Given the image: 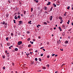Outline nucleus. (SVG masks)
<instances>
[{
  "mask_svg": "<svg viewBox=\"0 0 73 73\" xmlns=\"http://www.w3.org/2000/svg\"><path fill=\"white\" fill-rule=\"evenodd\" d=\"M58 73L57 71H56V72H55V73Z\"/></svg>",
  "mask_w": 73,
  "mask_h": 73,
  "instance_id": "obj_63",
  "label": "nucleus"
},
{
  "mask_svg": "<svg viewBox=\"0 0 73 73\" xmlns=\"http://www.w3.org/2000/svg\"><path fill=\"white\" fill-rule=\"evenodd\" d=\"M57 44H60V42H61V41H57Z\"/></svg>",
  "mask_w": 73,
  "mask_h": 73,
  "instance_id": "obj_7",
  "label": "nucleus"
},
{
  "mask_svg": "<svg viewBox=\"0 0 73 73\" xmlns=\"http://www.w3.org/2000/svg\"><path fill=\"white\" fill-rule=\"evenodd\" d=\"M65 44H68V40H66L65 42Z\"/></svg>",
  "mask_w": 73,
  "mask_h": 73,
  "instance_id": "obj_13",
  "label": "nucleus"
},
{
  "mask_svg": "<svg viewBox=\"0 0 73 73\" xmlns=\"http://www.w3.org/2000/svg\"><path fill=\"white\" fill-rule=\"evenodd\" d=\"M43 48H44V47H42L40 48V49H43Z\"/></svg>",
  "mask_w": 73,
  "mask_h": 73,
  "instance_id": "obj_49",
  "label": "nucleus"
},
{
  "mask_svg": "<svg viewBox=\"0 0 73 73\" xmlns=\"http://www.w3.org/2000/svg\"><path fill=\"white\" fill-rule=\"evenodd\" d=\"M43 50H44V51H45V50L44 49H43Z\"/></svg>",
  "mask_w": 73,
  "mask_h": 73,
  "instance_id": "obj_58",
  "label": "nucleus"
},
{
  "mask_svg": "<svg viewBox=\"0 0 73 73\" xmlns=\"http://www.w3.org/2000/svg\"><path fill=\"white\" fill-rule=\"evenodd\" d=\"M15 51H17L18 50V49L17 48H15Z\"/></svg>",
  "mask_w": 73,
  "mask_h": 73,
  "instance_id": "obj_10",
  "label": "nucleus"
},
{
  "mask_svg": "<svg viewBox=\"0 0 73 73\" xmlns=\"http://www.w3.org/2000/svg\"><path fill=\"white\" fill-rule=\"evenodd\" d=\"M30 40V38H28V39H27V40H28V41H29V40Z\"/></svg>",
  "mask_w": 73,
  "mask_h": 73,
  "instance_id": "obj_48",
  "label": "nucleus"
},
{
  "mask_svg": "<svg viewBox=\"0 0 73 73\" xmlns=\"http://www.w3.org/2000/svg\"><path fill=\"white\" fill-rule=\"evenodd\" d=\"M50 5V2H48L47 4V5Z\"/></svg>",
  "mask_w": 73,
  "mask_h": 73,
  "instance_id": "obj_5",
  "label": "nucleus"
},
{
  "mask_svg": "<svg viewBox=\"0 0 73 73\" xmlns=\"http://www.w3.org/2000/svg\"><path fill=\"white\" fill-rule=\"evenodd\" d=\"M2 24L3 25H4V24H5V21H3V22Z\"/></svg>",
  "mask_w": 73,
  "mask_h": 73,
  "instance_id": "obj_20",
  "label": "nucleus"
},
{
  "mask_svg": "<svg viewBox=\"0 0 73 73\" xmlns=\"http://www.w3.org/2000/svg\"><path fill=\"white\" fill-rule=\"evenodd\" d=\"M15 19L16 20H17V19H18V18L17 17V15H15Z\"/></svg>",
  "mask_w": 73,
  "mask_h": 73,
  "instance_id": "obj_4",
  "label": "nucleus"
},
{
  "mask_svg": "<svg viewBox=\"0 0 73 73\" xmlns=\"http://www.w3.org/2000/svg\"><path fill=\"white\" fill-rule=\"evenodd\" d=\"M38 72H41V70H39L38 71Z\"/></svg>",
  "mask_w": 73,
  "mask_h": 73,
  "instance_id": "obj_55",
  "label": "nucleus"
},
{
  "mask_svg": "<svg viewBox=\"0 0 73 73\" xmlns=\"http://www.w3.org/2000/svg\"><path fill=\"white\" fill-rule=\"evenodd\" d=\"M42 68H43V69H46V67H42Z\"/></svg>",
  "mask_w": 73,
  "mask_h": 73,
  "instance_id": "obj_25",
  "label": "nucleus"
},
{
  "mask_svg": "<svg viewBox=\"0 0 73 73\" xmlns=\"http://www.w3.org/2000/svg\"><path fill=\"white\" fill-rule=\"evenodd\" d=\"M60 50H61V51H63V49H60Z\"/></svg>",
  "mask_w": 73,
  "mask_h": 73,
  "instance_id": "obj_47",
  "label": "nucleus"
},
{
  "mask_svg": "<svg viewBox=\"0 0 73 73\" xmlns=\"http://www.w3.org/2000/svg\"><path fill=\"white\" fill-rule=\"evenodd\" d=\"M34 1H35V2H36V3H38V0H34Z\"/></svg>",
  "mask_w": 73,
  "mask_h": 73,
  "instance_id": "obj_17",
  "label": "nucleus"
},
{
  "mask_svg": "<svg viewBox=\"0 0 73 73\" xmlns=\"http://www.w3.org/2000/svg\"><path fill=\"white\" fill-rule=\"evenodd\" d=\"M38 60L40 61H41V59L40 58H39Z\"/></svg>",
  "mask_w": 73,
  "mask_h": 73,
  "instance_id": "obj_29",
  "label": "nucleus"
},
{
  "mask_svg": "<svg viewBox=\"0 0 73 73\" xmlns=\"http://www.w3.org/2000/svg\"><path fill=\"white\" fill-rule=\"evenodd\" d=\"M55 54H53L52 55V57H53V56H55Z\"/></svg>",
  "mask_w": 73,
  "mask_h": 73,
  "instance_id": "obj_37",
  "label": "nucleus"
},
{
  "mask_svg": "<svg viewBox=\"0 0 73 73\" xmlns=\"http://www.w3.org/2000/svg\"><path fill=\"white\" fill-rule=\"evenodd\" d=\"M53 5H54V7H56V4H53Z\"/></svg>",
  "mask_w": 73,
  "mask_h": 73,
  "instance_id": "obj_16",
  "label": "nucleus"
},
{
  "mask_svg": "<svg viewBox=\"0 0 73 73\" xmlns=\"http://www.w3.org/2000/svg\"><path fill=\"white\" fill-rule=\"evenodd\" d=\"M47 66H48V67H49V64L47 65Z\"/></svg>",
  "mask_w": 73,
  "mask_h": 73,
  "instance_id": "obj_45",
  "label": "nucleus"
},
{
  "mask_svg": "<svg viewBox=\"0 0 73 73\" xmlns=\"http://www.w3.org/2000/svg\"><path fill=\"white\" fill-rule=\"evenodd\" d=\"M71 29H70L69 30H68V32H70V31H71Z\"/></svg>",
  "mask_w": 73,
  "mask_h": 73,
  "instance_id": "obj_50",
  "label": "nucleus"
},
{
  "mask_svg": "<svg viewBox=\"0 0 73 73\" xmlns=\"http://www.w3.org/2000/svg\"><path fill=\"white\" fill-rule=\"evenodd\" d=\"M38 38H41V37L40 36H38Z\"/></svg>",
  "mask_w": 73,
  "mask_h": 73,
  "instance_id": "obj_56",
  "label": "nucleus"
},
{
  "mask_svg": "<svg viewBox=\"0 0 73 73\" xmlns=\"http://www.w3.org/2000/svg\"><path fill=\"white\" fill-rule=\"evenodd\" d=\"M17 34H18V35H20V33L19 32V31H18L17 32H16Z\"/></svg>",
  "mask_w": 73,
  "mask_h": 73,
  "instance_id": "obj_2",
  "label": "nucleus"
},
{
  "mask_svg": "<svg viewBox=\"0 0 73 73\" xmlns=\"http://www.w3.org/2000/svg\"><path fill=\"white\" fill-rule=\"evenodd\" d=\"M20 16L19 15H18V19H20Z\"/></svg>",
  "mask_w": 73,
  "mask_h": 73,
  "instance_id": "obj_36",
  "label": "nucleus"
},
{
  "mask_svg": "<svg viewBox=\"0 0 73 73\" xmlns=\"http://www.w3.org/2000/svg\"><path fill=\"white\" fill-rule=\"evenodd\" d=\"M30 43H31V44H33V42H32L30 41Z\"/></svg>",
  "mask_w": 73,
  "mask_h": 73,
  "instance_id": "obj_27",
  "label": "nucleus"
},
{
  "mask_svg": "<svg viewBox=\"0 0 73 73\" xmlns=\"http://www.w3.org/2000/svg\"><path fill=\"white\" fill-rule=\"evenodd\" d=\"M22 44V41H19V42L17 43V45H21Z\"/></svg>",
  "mask_w": 73,
  "mask_h": 73,
  "instance_id": "obj_1",
  "label": "nucleus"
},
{
  "mask_svg": "<svg viewBox=\"0 0 73 73\" xmlns=\"http://www.w3.org/2000/svg\"><path fill=\"white\" fill-rule=\"evenodd\" d=\"M5 53H7V52H8V51H7V50H5Z\"/></svg>",
  "mask_w": 73,
  "mask_h": 73,
  "instance_id": "obj_54",
  "label": "nucleus"
},
{
  "mask_svg": "<svg viewBox=\"0 0 73 73\" xmlns=\"http://www.w3.org/2000/svg\"><path fill=\"white\" fill-rule=\"evenodd\" d=\"M49 57H50V56L49 55L47 56V58H49Z\"/></svg>",
  "mask_w": 73,
  "mask_h": 73,
  "instance_id": "obj_40",
  "label": "nucleus"
},
{
  "mask_svg": "<svg viewBox=\"0 0 73 73\" xmlns=\"http://www.w3.org/2000/svg\"><path fill=\"white\" fill-rule=\"evenodd\" d=\"M61 21L60 22V24H62V22H63V20H61Z\"/></svg>",
  "mask_w": 73,
  "mask_h": 73,
  "instance_id": "obj_18",
  "label": "nucleus"
},
{
  "mask_svg": "<svg viewBox=\"0 0 73 73\" xmlns=\"http://www.w3.org/2000/svg\"><path fill=\"white\" fill-rule=\"evenodd\" d=\"M5 25H7V23H5Z\"/></svg>",
  "mask_w": 73,
  "mask_h": 73,
  "instance_id": "obj_44",
  "label": "nucleus"
},
{
  "mask_svg": "<svg viewBox=\"0 0 73 73\" xmlns=\"http://www.w3.org/2000/svg\"><path fill=\"white\" fill-rule=\"evenodd\" d=\"M44 10H47V8H47V7H44Z\"/></svg>",
  "mask_w": 73,
  "mask_h": 73,
  "instance_id": "obj_8",
  "label": "nucleus"
},
{
  "mask_svg": "<svg viewBox=\"0 0 73 73\" xmlns=\"http://www.w3.org/2000/svg\"><path fill=\"white\" fill-rule=\"evenodd\" d=\"M40 56H43V54H42L40 55Z\"/></svg>",
  "mask_w": 73,
  "mask_h": 73,
  "instance_id": "obj_43",
  "label": "nucleus"
},
{
  "mask_svg": "<svg viewBox=\"0 0 73 73\" xmlns=\"http://www.w3.org/2000/svg\"><path fill=\"white\" fill-rule=\"evenodd\" d=\"M9 15H8V14H7L6 15V16L7 17H8V16Z\"/></svg>",
  "mask_w": 73,
  "mask_h": 73,
  "instance_id": "obj_26",
  "label": "nucleus"
},
{
  "mask_svg": "<svg viewBox=\"0 0 73 73\" xmlns=\"http://www.w3.org/2000/svg\"><path fill=\"white\" fill-rule=\"evenodd\" d=\"M62 35L63 36H65V33L64 32H63L62 33Z\"/></svg>",
  "mask_w": 73,
  "mask_h": 73,
  "instance_id": "obj_14",
  "label": "nucleus"
},
{
  "mask_svg": "<svg viewBox=\"0 0 73 73\" xmlns=\"http://www.w3.org/2000/svg\"><path fill=\"white\" fill-rule=\"evenodd\" d=\"M70 23V21L69 20H68V22H67L68 24H69V23Z\"/></svg>",
  "mask_w": 73,
  "mask_h": 73,
  "instance_id": "obj_19",
  "label": "nucleus"
},
{
  "mask_svg": "<svg viewBox=\"0 0 73 73\" xmlns=\"http://www.w3.org/2000/svg\"><path fill=\"white\" fill-rule=\"evenodd\" d=\"M33 8H31V12H33Z\"/></svg>",
  "mask_w": 73,
  "mask_h": 73,
  "instance_id": "obj_22",
  "label": "nucleus"
},
{
  "mask_svg": "<svg viewBox=\"0 0 73 73\" xmlns=\"http://www.w3.org/2000/svg\"><path fill=\"white\" fill-rule=\"evenodd\" d=\"M2 57H3V58H4L5 57V56L3 55L2 56Z\"/></svg>",
  "mask_w": 73,
  "mask_h": 73,
  "instance_id": "obj_35",
  "label": "nucleus"
},
{
  "mask_svg": "<svg viewBox=\"0 0 73 73\" xmlns=\"http://www.w3.org/2000/svg\"><path fill=\"white\" fill-rule=\"evenodd\" d=\"M56 29V27H54V29L55 30V29Z\"/></svg>",
  "mask_w": 73,
  "mask_h": 73,
  "instance_id": "obj_60",
  "label": "nucleus"
},
{
  "mask_svg": "<svg viewBox=\"0 0 73 73\" xmlns=\"http://www.w3.org/2000/svg\"><path fill=\"white\" fill-rule=\"evenodd\" d=\"M25 13H26V11H24V14L25 15Z\"/></svg>",
  "mask_w": 73,
  "mask_h": 73,
  "instance_id": "obj_31",
  "label": "nucleus"
},
{
  "mask_svg": "<svg viewBox=\"0 0 73 73\" xmlns=\"http://www.w3.org/2000/svg\"><path fill=\"white\" fill-rule=\"evenodd\" d=\"M35 61H37V58H35Z\"/></svg>",
  "mask_w": 73,
  "mask_h": 73,
  "instance_id": "obj_34",
  "label": "nucleus"
},
{
  "mask_svg": "<svg viewBox=\"0 0 73 73\" xmlns=\"http://www.w3.org/2000/svg\"><path fill=\"white\" fill-rule=\"evenodd\" d=\"M52 18H53V16H50V21H51V20H52Z\"/></svg>",
  "mask_w": 73,
  "mask_h": 73,
  "instance_id": "obj_3",
  "label": "nucleus"
},
{
  "mask_svg": "<svg viewBox=\"0 0 73 73\" xmlns=\"http://www.w3.org/2000/svg\"><path fill=\"white\" fill-rule=\"evenodd\" d=\"M71 25H73V22H72Z\"/></svg>",
  "mask_w": 73,
  "mask_h": 73,
  "instance_id": "obj_62",
  "label": "nucleus"
},
{
  "mask_svg": "<svg viewBox=\"0 0 73 73\" xmlns=\"http://www.w3.org/2000/svg\"><path fill=\"white\" fill-rule=\"evenodd\" d=\"M19 24H21L22 23L21 22H22V21H19Z\"/></svg>",
  "mask_w": 73,
  "mask_h": 73,
  "instance_id": "obj_11",
  "label": "nucleus"
},
{
  "mask_svg": "<svg viewBox=\"0 0 73 73\" xmlns=\"http://www.w3.org/2000/svg\"><path fill=\"white\" fill-rule=\"evenodd\" d=\"M36 27H37V28H39V27H38V25H37Z\"/></svg>",
  "mask_w": 73,
  "mask_h": 73,
  "instance_id": "obj_57",
  "label": "nucleus"
},
{
  "mask_svg": "<svg viewBox=\"0 0 73 73\" xmlns=\"http://www.w3.org/2000/svg\"><path fill=\"white\" fill-rule=\"evenodd\" d=\"M6 40L7 41H8V37H7L6 38Z\"/></svg>",
  "mask_w": 73,
  "mask_h": 73,
  "instance_id": "obj_24",
  "label": "nucleus"
},
{
  "mask_svg": "<svg viewBox=\"0 0 73 73\" xmlns=\"http://www.w3.org/2000/svg\"><path fill=\"white\" fill-rule=\"evenodd\" d=\"M57 55H55V57H57Z\"/></svg>",
  "mask_w": 73,
  "mask_h": 73,
  "instance_id": "obj_64",
  "label": "nucleus"
},
{
  "mask_svg": "<svg viewBox=\"0 0 73 73\" xmlns=\"http://www.w3.org/2000/svg\"><path fill=\"white\" fill-rule=\"evenodd\" d=\"M18 15H20V13L19 12H18L17 13Z\"/></svg>",
  "mask_w": 73,
  "mask_h": 73,
  "instance_id": "obj_53",
  "label": "nucleus"
},
{
  "mask_svg": "<svg viewBox=\"0 0 73 73\" xmlns=\"http://www.w3.org/2000/svg\"><path fill=\"white\" fill-rule=\"evenodd\" d=\"M66 64H63L61 66V67H62V66H64V65H65Z\"/></svg>",
  "mask_w": 73,
  "mask_h": 73,
  "instance_id": "obj_28",
  "label": "nucleus"
},
{
  "mask_svg": "<svg viewBox=\"0 0 73 73\" xmlns=\"http://www.w3.org/2000/svg\"><path fill=\"white\" fill-rule=\"evenodd\" d=\"M11 36H13V33H11Z\"/></svg>",
  "mask_w": 73,
  "mask_h": 73,
  "instance_id": "obj_30",
  "label": "nucleus"
},
{
  "mask_svg": "<svg viewBox=\"0 0 73 73\" xmlns=\"http://www.w3.org/2000/svg\"><path fill=\"white\" fill-rule=\"evenodd\" d=\"M30 54H32V53H33V52H30Z\"/></svg>",
  "mask_w": 73,
  "mask_h": 73,
  "instance_id": "obj_61",
  "label": "nucleus"
},
{
  "mask_svg": "<svg viewBox=\"0 0 73 73\" xmlns=\"http://www.w3.org/2000/svg\"><path fill=\"white\" fill-rule=\"evenodd\" d=\"M12 65H13V66H14V65H15V64H14V63H12Z\"/></svg>",
  "mask_w": 73,
  "mask_h": 73,
  "instance_id": "obj_52",
  "label": "nucleus"
},
{
  "mask_svg": "<svg viewBox=\"0 0 73 73\" xmlns=\"http://www.w3.org/2000/svg\"><path fill=\"white\" fill-rule=\"evenodd\" d=\"M43 24H45V25H47V23H46V22H44L43 23Z\"/></svg>",
  "mask_w": 73,
  "mask_h": 73,
  "instance_id": "obj_21",
  "label": "nucleus"
},
{
  "mask_svg": "<svg viewBox=\"0 0 73 73\" xmlns=\"http://www.w3.org/2000/svg\"><path fill=\"white\" fill-rule=\"evenodd\" d=\"M31 44H29L28 45V47H29H29H31Z\"/></svg>",
  "mask_w": 73,
  "mask_h": 73,
  "instance_id": "obj_23",
  "label": "nucleus"
},
{
  "mask_svg": "<svg viewBox=\"0 0 73 73\" xmlns=\"http://www.w3.org/2000/svg\"><path fill=\"white\" fill-rule=\"evenodd\" d=\"M38 52V51L37 50H36L35 51V53H36V52Z\"/></svg>",
  "mask_w": 73,
  "mask_h": 73,
  "instance_id": "obj_41",
  "label": "nucleus"
},
{
  "mask_svg": "<svg viewBox=\"0 0 73 73\" xmlns=\"http://www.w3.org/2000/svg\"><path fill=\"white\" fill-rule=\"evenodd\" d=\"M7 46H9V43H7Z\"/></svg>",
  "mask_w": 73,
  "mask_h": 73,
  "instance_id": "obj_42",
  "label": "nucleus"
},
{
  "mask_svg": "<svg viewBox=\"0 0 73 73\" xmlns=\"http://www.w3.org/2000/svg\"><path fill=\"white\" fill-rule=\"evenodd\" d=\"M30 33V32H29V31H27V34H28V33Z\"/></svg>",
  "mask_w": 73,
  "mask_h": 73,
  "instance_id": "obj_38",
  "label": "nucleus"
},
{
  "mask_svg": "<svg viewBox=\"0 0 73 73\" xmlns=\"http://www.w3.org/2000/svg\"><path fill=\"white\" fill-rule=\"evenodd\" d=\"M3 69L4 70H5V67H3Z\"/></svg>",
  "mask_w": 73,
  "mask_h": 73,
  "instance_id": "obj_39",
  "label": "nucleus"
},
{
  "mask_svg": "<svg viewBox=\"0 0 73 73\" xmlns=\"http://www.w3.org/2000/svg\"><path fill=\"white\" fill-rule=\"evenodd\" d=\"M68 38H69V39H70V37L68 36Z\"/></svg>",
  "mask_w": 73,
  "mask_h": 73,
  "instance_id": "obj_51",
  "label": "nucleus"
},
{
  "mask_svg": "<svg viewBox=\"0 0 73 73\" xmlns=\"http://www.w3.org/2000/svg\"><path fill=\"white\" fill-rule=\"evenodd\" d=\"M32 22V21H30L28 23L29 24H32V23H31Z\"/></svg>",
  "mask_w": 73,
  "mask_h": 73,
  "instance_id": "obj_12",
  "label": "nucleus"
},
{
  "mask_svg": "<svg viewBox=\"0 0 73 73\" xmlns=\"http://www.w3.org/2000/svg\"><path fill=\"white\" fill-rule=\"evenodd\" d=\"M65 25H63L62 26V28H65Z\"/></svg>",
  "mask_w": 73,
  "mask_h": 73,
  "instance_id": "obj_32",
  "label": "nucleus"
},
{
  "mask_svg": "<svg viewBox=\"0 0 73 73\" xmlns=\"http://www.w3.org/2000/svg\"><path fill=\"white\" fill-rule=\"evenodd\" d=\"M52 9H53V7H51L50 9V11H52Z\"/></svg>",
  "mask_w": 73,
  "mask_h": 73,
  "instance_id": "obj_15",
  "label": "nucleus"
},
{
  "mask_svg": "<svg viewBox=\"0 0 73 73\" xmlns=\"http://www.w3.org/2000/svg\"><path fill=\"white\" fill-rule=\"evenodd\" d=\"M7 60H9V58H7Z\"/></svg>",
  "mask_w": 73,
  "mask_h": 73,
  "instance_id": "obj_59",
  "label": "nucleus"
},
{
  "mask_svg": "<svg viewBox=\"0 0 73 73\" xmlns=\"http://www.w3.org/2000/svg\"><path fill=\"white\" fill-rule=\"evenodd\" d=\"M38 9H39V10H40V7H38Z\"/></svg>",
  "mask_w": 73,
  "mask_h": 73,
  "instance_id": "obj_46",
  "label": "nucleus"
},
{
  "mask_svg": "<svg viewBox=\"0 0 73 73\" xmlns=\"http://www.w3.org/2000/svg\"><path fill=\"white\" fill-rule=\"evenodd\" d=\"M70 8V6H68V7H67V9H70L69 8Z\"/></svg>",
  "mask_w": 73,
  "mask_h": 73,
  "instance_id": "obj_33",
  "label": "nucleus"
},
{
  "mask_svg": "<svg viewBox=\"0 0 73 73\" xmlns=\"http://www.w3.org/2000/svg\"><path fill=\"white\" fill-rule=\"evenodd\" d=\"M59 19H60V20H62V17H61V16H60L59 17Z\"/></svg>",
  "mask_w": 73,
  "mask_h": 73,
  "instance_id": "obj_9",
  "label": "nucleus"
},
{
  "mask_svg": "<svg viewBox=\"0 0 73 73\" xmlns=\"http://www.w3.org/2000/svg\"><path fill=\"white\" fill-rule=\"evenodd\" d=\"M58 29H59L60 31H62V29H61V27H59Z\"/></svg>",
  "mask_w": 73,
  "mask_h": 73,
  "instance_id": "obj_6",
  "label": "nucleus"
}]
</instances>
